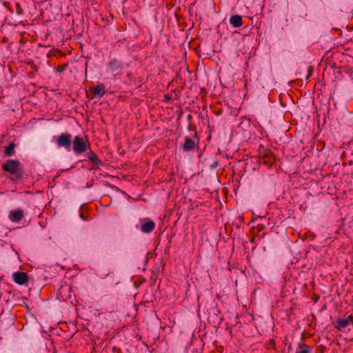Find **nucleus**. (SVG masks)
Instances as JSON below:
<instances>
[{"instance_id":"nucleus-1","label":"nucleus","mask_w":353,"mask_h":353,"mask_svg":"<svg viewBox=\"0 0 353 353\" xmlns=\"http://www.w3.org/2000/svg\"><path fill=\"white\" fill-rule=\"evenodd\" d=\"M2 169L13 176V181H18L23 177V168L19 161L17 159L6 160L2 165Z\"/></svg>"},{"instance_id":"nucleus-2","label":"nucleus","mask_w":353,"mask_h":353,"mask_svg":"<svg viewBox=\"0 0 353 353\" xmlns=\"http://www.w3.org/2000/svg\"><path fill=\"white\" fill-rule=\"evenodd\" d=\"M90 148V143L85 142L83 138L76 136L72 141V150L76 154H80L88 150Z\"/></svg>"},{"instance_id":"nucleus-3","label":"nucleus","mask_w":353,"mask_h":353,"mask_svg":"<svg viewBox=\"0 0 353 353\" xmlns=\"http://www.w3.org/2000/svg\"><path fill=\"white\" fill-rule=\"evenodd\" d=\"M72 135L69 133H62L57 137L56 143L59 148H64L66 150H71Z\"/></svg>"},{"instance_id":"nucleus-4","label":"nucleus","mask_w":353,"mask_h":353,"mask_svg":"<svg viewBox=\"0 0 353 353\" xmlns=\"http://www.w3.org/2000/svg\"><path fill=\"white\" fill-rule=\"evenodd\" d=\"M140 224L141 230L143 233L149 234L152 232L155 228V223L148 218L141 219Z\"/></svg>"},{"instance_id":"nucleus-5","label":"nucleus","mask_w":353,"mask_h":353,"mask_svg":"<svg viewBox=\"0 0 353 353\" xmlns=\"http://www.w3.org/2000/svg\"><path fill=\"white\" fill-rule=\"evenodd\" d=\"M24 216V212L22 209L19 208L16 210L11 211L9 213V219L14 223L19 222Z\"/></svg>"},{"instance_id":"nucleus-6","label":"nucleus","mask_w":353,"mask_h":353,"mask_svg":"<svg viewBox=\"0 0 353 353\" xmlns=\"http://www.w3.org/2000/svg\"><path fill=\"white\" fill-rule=\"evenodd\" d=\"M353 321V316L350 315L345 319H338L335 323V327L339 330H341L342 329L348 326L350 323Z\"/></svg>"},{"instance_id":"nucleus-7","label":"nucleus","mask_w":353,"mask_h":353,"mask_svg":"<svg viewBox=\"0 0 353 353\" xmlns=\"http://www.w3.org/2000/svg\"><path fill=\"white\" fill-rule=\"evenodd\" d=\"M122 68V62L116 59H112L107 65V71L110 72H115Z\"/></svg>"},{"instance_id":"nucleus-8","label":"nucleus","mask_w":353,"mask_h":353,"mask_svg":"<svg viewBox=\"0 0 353 353\" xmlns=\"http://www.w3.org/2000/svg\"><path fill=\"white\" fill-rule=\"evenodd\" d=\"M13 279L17 284L23 285L28 281V277L26 272H17L13 274Z\"/></svg>"},{"instance_id":"nucleus-9","label":"nucleus","mask_w":353,"mask_h":353,"mask_svg":"<svg viewBox=\"0 0 353 353\" xmlns=\"http://www.w3.org/2000/svg\"><path fill=\"white\" fill-rule=\"evenodd\" d=\"M197 146V143L190 138L185 137V141L182 146L184 151H190Z\"/></svg>"},{"instance_id":"nucleus-10","label":"nucleus","mask_w":353,"mask_h":353,"mask_svg":"<svg viewBox=\"0 0 353 353\" xmlns=\"http://www.w3.org/2000/svg\"><path fill=\"white\" fill-rule=\"evenodd\" d=\"M92 92L95 97H103L105 93V88L103 84H98L93 87Z\"/></svg>"},{"instance_id":"nucleus-11","label":"nucleus","mask_w":353,"mask_h":353,"mask_svg":"<svg viewBox=\"0 0 353 353\" xmlns=\"http://www.w3.org/2000/svg\"><path fill=\"white\" fill-rule=\"evenodd\" d=\"M230 24L234 28H239L242 26V18L240 15H232L230 19Z\"/></svg>"},{"instance_id":"nucleus-12","label":"nucleus","mask_w":353,"mask_h":353,"mask_svg":"<svg viewBox=\"0 0 353 353\" xmlns=\"http://www.w3.org/2000/svg\"><path fill=\"white\" fill-rule=\"evenodd\" d=\"M312 350L310 346L299 343L296 353H312Z\"/></svg>"},{"instance_id":"nucleus-13","label":"nucleus","mask_w":353,"mask_h":353,"mask_svg":"<svg viewBox=\"0 0 353 353\" xmlns=\"http://www.w3.org/2000/svg\"><path fill=\"white\" fill-rule=\"evenodd\" d=\"M15 144L12 142L10 143L9 145L6 148L4 154L6 157H12L14 154Z\"/></svg>"},{"instance_id":"nucleus-14","label":"nucleus","mask_w":353,"mask_h":353,"mask_svg":"<svg viewBox=\"0 0 353 353\" xmlns=\"http://www.w3.org/2000/svg\"><path fill=\"white\" fill-rule=\"evenodd\" d=\"M89 161L92 162L93 170L99 169L100 166L103 165L101 160H100L97 156L90 158Z\"/></svg>"},{"instance_id":"nucleus-15","label":"nucleus","mask_w":353,"mask_h":353,"mask_svg":"<svg viewBox=\"0 0 353 353\" xmlns=\"http://www.w3.org/2000/svg\"><path fill=\"white\" fill-rule=\"evenodd\" d=\"M96 156H97V154L91 150H90L89 152H88V158L89 160H90V158H92Z\"/></svg>"},{"instance_id":"nucleus-16","label":"nucleus","mask_w":353,"mask_h":353,"mask_svg":"<svg viewBox=\"0 0 353 353\" xmlns=\"http://www.w3.org/2000/svg\"><path fill=\"white\" fill-rule=\"evenodd\" d=\"M219 165V162L218 161H214L211 165H210V168H212V169H215L217 168Z\"/></svg>"},{"instance_id":"nucleus-17","label":"nucleus","mask_w":353,"mask_h":353,"mask_svg":"<svg viewBox=\"0 0 353 353\" xmlns=\"http://www.w3.org/2000/svg\"><path fill=\"white\" fill-rule=\"evenodd\" d=\"M17 7L19 8V10H17V12L19 14H21L22 10H21V7H20L19 3L17 4Z\"/></svg>"}]
</instances>
